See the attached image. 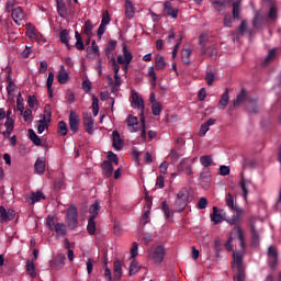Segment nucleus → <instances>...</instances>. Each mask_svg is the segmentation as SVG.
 I'll return each mask as SVG.
<instances>
[{"label":"nucleus","mask_w":281,"mask_h":281,"mask_svg":"<svg viewBox=\"0 0 281 281\" xmlns=\"http://www.w3.org/2000/svg\"><path fill=\"white\" fill-rule=\"evenodd\" d=\"M126 124L130 130V133L138 132V119L132 114H128L126 119Z\"/></svg>","instance_id":"obj_16"},{"label":"nucleus","mask_w":281,"mask_h":281,"mask_svg":"<svg viewBox=\"0 0 281 281\" xmlns=\"http://www.w3.org/2000/svg\"><path fill=\"white\" fill-rule=\"evenodd\" d=\"M224 216H225L224 210H221V212H218V207L213 206V214L211 215V220L212 222H214L215 225H218L223 221H225Z\"/></svg>","instance_id":"obj_15"},{"label":"nucleus","mask_w":281,"mask_h":281,"mask_svg":"<svg viewBox=\"0 0 281 281\" xmlns=\"http://www.w3.org/2000/svg\"><path fill=\"white\" fill-rule=\"evenodd\" d=\"M212 4L216 5L217 11H223L226 8L225 0H211Z\"/></svg>","instance_id":"obj_56"},{"label":"nucleus","mask_w":281,"mask_h":281,"mask_svg":"<svg viewBox=\"0 0 281 281\" xmlns=\"http://www.w3.org/2000/svg\"><path fill=\"white\" fill-rule=\"evenodd\" d=\"M228 224L239 226L240 224V215H233L228 220H225Z\"/></svg>","instance_id":"obj_62"},{"label":"nucleus","mask_w":281,"mask_h":281,"mask_svg":"<svg viewBox=\"0 0 281 281\" xmlns=\"http://www.w3.org/2000/svg\"><path fill=\"white\" fill-rule=\"evenodd\" d=\"M57 13L65 19L68 15L67 7L64 0H56Z\"/></svg>","instance_id":"obj_25"},{"label":"nucleus","mask_w":281,"mask_h":281,"mask_svg":"<svg viewBox=\"0 0 281 281\" xmlns=\"http://www.w3.org/2000/svg\"><path fill=\"white\" fill-rule=\"evenodd\" d=\"M93 31V24L91 20L86 21V24L83 26V34L88 36V38H91Z\"/></svg>","instance_id":"obj_42"},{"label":"nucleus","mask_w":281,"mask_h":281,"mask_svg":"<svg viewBox=\"0 0 281 281\" xmlns=\"http://www.w3.org/2000/svg\"><path fill=\"white\" fill-rule=\"evenodd\" d=\"M233 268L235 269L245 268L243 263L241 252H233Z\"/></svg>","instance_id":"obj_28"},{"label":"nucleus","mask_w":281,"mask_h":281,"mask_svg":"<svg viewBox=\"0 0 281 281\" xmlns=\"http://www.w3.org/2000/svg\"><path fill=\"white\" fill-rule=\"evenodd\" d=\"M249 114H258L259 113V105L257 100H250L249 105L247 106Z\"/></svg>","instance_id":"obj_44"},{"label":"nucleus","mask_w":281,"mask_h":281,"mask_svg":"<svg viewBox=\"0 0 281 281\" xmlns=\"http://www.w3.org/2000/svg\"><path fill=\"white\" fill-rule=\"evenodd\" d=\"M59 38L61 44L66 45L68 50H71L72 45L69 44V33L66 29L60 31Z\"/></svg>","instance_id":"obj_31"},{"label":"nucleus","mask_w":281,"mask_h":281,"mask_svg":"<svg viewBox=\"0 0 281 281\" xmlns=\"http://www.w3.org/2000/svg\"><path fill=\"white\" fill-rule=\"evenodd\" d=\"M191 56H192V49L191 48H183L181 52V60L184 65L189 66L191 65Z\"/></svg>","instance_id":"obj_33"},{"label":"nucleus","mask_w":281,"mask_h":281,"mask_svg":"<svg viewBox=\"0 0 281 281\" xmlns=\"http://www.w3.org/2000/svg\"><path fill=\"white\" fill-rule=\"evenodd\" d=\"M247 97H248L247 90L241 89L233 102V109H236V106H240V104L246 101Z\"/></svg>","instance_id":"obj_21"},{"label":"nucleus","mask_w":281,"mask_h":281,"mask_svg":"<svg viewBox=\"0 0 281 281\" xmlns=\"http://www.w3.org/2000/svg\"><path fill=\"white\" fill-rule=\"evenodd\" d=\"M200 183L202 189L209 190L211 183V172L207 169H204L200 175Z\"/></svg>","instance_id":"obj_14"},{"label":"nucleus","mask_w":281,"mask_h":281,"mask_svg":"<svg viewBox=\"0 0 281 281\" xmlns=\"http://www.w3.org/2000/svg\"><path fill=\"white\" fill-rule=\"evenodd\" d=\"M46 226L48 227V229L50 232H53L56 227V224H55V217L54 215H48L47 220H46Z\"/></svg>","instance_id":"obj_59"},{"label":"nucleus","mask_w":281,"mask_h":281,"mask_svg":"<svg viewBox=\"0 0 281 281\" xmlns=\"http://www.w3.org/2000/svg\"><path fill=\"white\" fill-rule=\"evenodd\" d=\"M277 13H278L277 8L272 5L268 13V19L273 22L277 19Z\"/></svg>","instance_id":"obj_63"},{"label":"nucleus","mask_w":281,"mask_h":281,"mask_svg":"<svg viewBox=\"0 0 281 281\" xmlns=\"http://www.w3.org/2000/svg\"><path fill=\"white\" fill-rule=\"evenodd\" d=\"M166 61L162 55H156V70H164L166 68Z\"/></svg>","instance_id":"obj_41"},{"label":"nucleus","mask_w":281,"mask_h":281,"mask_svg":"<svg viewBox=\"0 0 281 281\" xmlns=\"http://www.w3.org/2000/svg\"><path fill=\"white\" fill-rule=\"evenodd\" d=\"M26 273L30 274L31 278L37 277L36 268L32 260L26 261Z\"/></svg>","instance_id":"obj_37"},{"label":"nucleus","mask_w":281,"mask_h":281,"mask_svg":"<svg viewBox=\"0 0 281 281\" xmlns=\"http://www.w3.org/2000/svg\"><path fill=\"white\" fill-rule=\"evenodd\" d=\"M134 7L132 4L131 1L126 0L125 1V15L128 20L133 19L134 18Z\"/></svg>","instance_id":"obj_38"},{"label":"nucleus","mask_w":281,"mask_h":281,"mask_svg":"<svg viewBox=\"0 0 281 281\" xmlns=\"http://www.w3.org/2000/svg\"><path fill=\"white\" fill-rule=\"evenodd\" d=\"M234 281H245V267L244 268H235Z\"/></svg>","instance_id":"obj_39"},{"label":"nucleus","mask_w":281,"mask_h":281,"mask_svg":"<svg viewBox=\"0 0 281 281\" xmlns=\"http://www.w3.org/2000/svg\"><path fill=\"white\" fill-rule=\"evenodd\" d=\"M54 231L58 236L64 237L67 233V227L63 223H57Z\"/></svg>","instance_id":"obj_46"},{"label":"nucleus","mask_w":281,"mask_h":281,"mask_svg":"<svg viewBox=\"0 0 281 281\" xmlns=\"http://www.w3.org/2000/svg\"><path fill=\"white\" fill-rule=\"evenodd\" d=\"M26 36H29L31 41H38L41 33H37L35 29H30L26 31Z\"/></svg>","instance_id":"obj_49"},{"label":"nucleus","mask_w":281,"mask_h":281,"mask_svg":"<svg viewBox=\"0 0 281 281\" xmlns=\"http://www.w3.org/2000/svg\"><path fill=\"white\" fill-rule=\"evenodd\" d=\"M18 111L20 112L21 115H23V112H24V100H23L22 93L18 94Z\"/></svg>","instance_id":"obj_60"},{"label":"nucleus","mask_w":281,"mask_h":281,"mask_svg":"<svg viewBox=\"0 0 281 281\" xmlns=\"http://www.w3.org/2000/svg\"><path fill=\"white\" fill-rule=\"evenodd\" d=\"M189 198H190V192L188 189H181L177 194V199L187 203H189Z\"/></svg>","instance_id":"obj_43"},{"label":"nucleus","mask_w":281,"mask_h":281,"mask_svg":"<svg viewBox=\"0 0 281 281\" xmlns=\"http://www.w3.org/2000/svg\"><path fill=\"white\" fill-rule=\"evenodd\" d=\"M101 210L100 202L95 201L90 205V218H97Z\"/></svg>","instance_id":"obj_36"},{"label":"nucleus","mask_w":281,"mask_h":281,"mask_svg":"<svg viewBox=\"0 0 281 281\" xmlns=\"http://www.w3.org/2000/svg\"><path fill=\"white\" fill-rule=\"evenodd\" d=\"M82 89L86 93H89L92 89V83L89 79L83 80L82 82Z\"/></svg>","instance_id":"obj_64"},{"label":"nucleus","mask_w":281,"mask_h":281,"mask_svg":"<svg viewBox=\"0 0 281 281\" xmlns=\"http://www.w3.org/2000/svg\"><path fill=\"white\" fill-rule=\"evenodd\" d=\"M239 187H240V190L243 192V199L244 200H247L248 195H249V180L245 179V178H241L240 181H239Z\"/></svg>","instance_id":"obj_32"},{"label":"nucleus","mask_w":281,"mask_h":281,"mask_svg":"<svg viewBox=\"0 0 281 281\" xmlns=\"http://www.w3.org/2000/svg\"><path fill=\"white\" fill-rule=\"evenodd\" d=\"M213 251H214V258L220 259L221 258V251H222V243H221V239L218 237L215 238V240H214Z\"/></svg>","instance_id":"obj_35"},{"label":"nucleus","mask_w":281,"mask_h":281,"mask_svg":"<svg viewBox=\"0 0 281 281\" xmlns=\"http://www.w3.org/2000/svg\"><path fill=\"white\" fill-rule=\"evenodd\" d=\"M67 223L70 229H75L78 226V209L71 204L67 210Z\"/></svg>","instance_id":"obj_2"},{"label":"nucleus","mask_w":281,"mask_h":281,"mask_svg":"<svg viewBox=\"0 0 281 281\" xmlns=\"http://www.w3.org/2000/svg\"><path fill=\"white\" fill-rule=\"evenodd\" d=\"M57 78L60 85H65L69 80L68 72H65V70H59Z\"/></svg>","instance_id":"obj_51"},{"label":"nucleus","mask_w":281,"mask_h":281,"mask_svg":"<svg viewBox=\"0 0 281 281\" xmlns=\"http://www.w3.org/2000/svg\"><path fill=\"white\" fill-rule=\"evenodd\" d=\"M252 24L256 29H262L265 25L263 18L260 14H256Z\"/></svg>","instance_id":"obj_50"},{"label":"nucleus","mask_w":281,"mask_h":281,"mask_svg":"<svg viewBox=\"0 0 281 281\" xmlns=\"http://www.w3.org/2000/svg\"><path fill=\"white\" fill-rule=\"evenodd\" d=\"M256 160L255 159H249V158H244L243 159V167L244 168H256Z\"/></svg>","instance_id":"obj_58"},{"label":"nucleus","mask_w":281,"mask_h":281,"mask_svg":"<svg viewBox=\"0 0 281 281\" xmlns=\"http://www.w3.org/2000/svg\"><path fill=\"white\" fill-rule=\"evenodd\" d=\"M41 119L37 121V134H43L49 127V123H52V119H46L45 115H41Z\"/></svg>","instance_id":"obj_18"},{"label":"nucleus","mask_w":281,"mask_h":281,"mask_svg":"<svg viewBox=\"0 0 281 281\" xmlns=\"http://www.w3.org/2000/svg\"><path fill=\"white\" fill-rule=\"evenodd\" d=\"M215 80V75L212 70L206 71L205 81L207 86H212Z\"/></svg>","instance_id":"obj_61"},{"label":"nucleus","mask_w":281,"mask_h":281,"mask_svg":"<svg viewBox=\"0 0 281 281\" xmlns=\"http://www.w3.org/2000/svg\"><path fill=\"white\" fill-rule=\"evenodd\" d=\"M226 204L228 206V209L235 211L237 214L240 213V209L235 205V202H234V196L232 193H228L227 196H226Z\"/></svg>","instance_id":"obj_34"},{"label":"nucleus","mask_w":281,"mask_h":281,"mask_svg":"<svg viewBox=\"0 0 281 281\" xmlns=\"http://www.w3.org/2000/svg\"><path fill=\"white\" fill-rule=\"evenodd\" d=\"M57 133L59 136H66L68 133V127L65 121H59L57 126Z\"/></svg>","instance_id":"obj_40"},{"label":"nucleus","mask_w":281,"mask_h":281,"mask_svg":"<svg viewBox=\"0 0 281 281\" xmlns=\"http://www.w3.org/2000/svg\"><path fill=\"white\" fill-rule=\"evenodd\" d=\"M113 276L115 281L122 279V262L120 260L113 262Z\"/></svg>","instance_id":"obj_27"},{"label":"nucleus","mask_w":281,"mask_h":281,"mask_svg":"<svg viewBox=\"0 0 281 281\" xmlns=\"http://www.w3.org/2000/svg\"><path fill=\"white\" fill-rule=\"evenodd\" d=\"M250 235H251V245L258 246L260 244V234L256 228L254 223H250Z\"/></svg>","instance_id":"obj_22"},{"label":"nucleus","mask_w":281,"mask_h":281,"mask_svg":"<svg viewBox=\"0 0 281 281\" xmlns=\"http://www.w3.org/2000/svg\"><path fill=\"white\" fill-rule=\"evenodd\" d=\"M247 32V21L243 20L239 26L233 32V40L239 41Z\"/></svg>","instance_id":"obj_13"},{"label":"nucleus","mask_w":281,"mask_h":281,"mask_svg":"<svg viewBox=\"0 0 281 281\" xmlns=\"http://www.w3.org/2000/svg\"><path fill=\"white\" fill-rule=\"evenodd\" d=\"M233 19L240 20V3H233Z\"/></svg>","instance_id":"obj_52"},{"label":"nucleus","mask_w":281,"mask_h":281,"mask_svg":"<svg viewBox=\"0 0 281 281\" xmlns=\"http://www.w3.org/2000/svg\"><path fill=\"white\" fill-rule=\"evenodd\" d=\"M95 232H97L95 218L90 217L88 218V234L94 235Z\"/></svg>","instance_id":"obj_47"},{"label":"nucleus","mask_w":281,"mask_h":281,"mask_svg":"<svg viewBox=\"0 0 281 281\" xmlns=\"http://www.w3.org/2000/svg\"><path fill=\"white\" fill-rule=\"evenodd\" d=\"M234 233H236L241 249L246 248L245 232L240 226H234Z\"/></svg>","instance_id":"obj_23"},{"label":"nucleus","mask_w":281,"mask_h":281,"mask_svg":"<svg viewBox=\"0 0 281 281\" xmlns=\"http://www.w3.org/2000/svg\"><path fill=\"white\" fill-rule=\"evenodd\" d=\"M140 270L139 263L136 260H133L130 266L128 274L130 277L136 274Z\"/></svg>","instance_id":"obj_48"},{"label":"nucleus","mask_w":281,"mask_h":281,"mask_svg":"<svg viewBox=\"0 0 281 281\" xmlns=\"http://www.w3.org/2000/svg\"><path fill=\"white\" fill-rule=\"evenodd\" d=\"M200 50H201V56H206L214 60L217 58V49L213 45L200 46Z\"/></svg>","instance_id":"obj_5"},{"label":"nucleus","mask_w":281,"mask_h":281,"mask_svg":"<svg viewBox=\"0 0 281 281\" xmlns=\"http://www.w3.org/2000/svg\"><path fill=\"white\" fill-rule=\"evenodd\" d=\"M166 256V249L164 246H156L149 251V259L155 265H161Z\"/></svg>","instance_id":"obj_1"},{"label":"nucleus","mask_w":281,"mask_h":281,"mask_svg":"<svg viewBox=\"0 0 281 281\" xmlns=\"http://www.w3.org/2000/svg\"><path fill=\"white\" fill-rule=\"evenodd\" d=\"M178 171H184L186 175H192V165L190 164L189 159H183L177 167Z\"/></svg>","instance_id":"obj_19"},{"label":"nucleus","mask_w":281,"mask_h":281,"mask_svg":"<svg viewBox=\"0 0 281 281\" xmlns=\"http://www.w3.org/2000/svg\"><path fill=\"white\" fill-rule=\"evenodd\" d=\"M15 218V211L13 209H10L7 211V209L1 205L0 206V223H8L10 221H13Z\"/></svg>","instance_id":"obj_4"},{"label":"nucleus","mask_w":281,"mask_h":281,"mask_svg":"<svg viewBox=\"0 0 281 281\" xmlns=\"http://www.w3.org/2000/svg\"><path fill=\"white\" fill-rule=\"evenodd\" d=\"M133 59V55L130 52V49L126 47V45H123V56H117V63L120 65H130Z\"/></svg>","instance_id":"obj_8"},{"label":"nucleus","mask_w":281,"mask_h":281,"mask_svg":"<svg viewBox=\"0 0 281 281\" xmlns=\"http://www.w3.org/2000/svg\"><path fill=\"white\" fill-rule=\"evenodd\" d=\"M66 260V256L60 254L55 257V259L50 262V267L53 270H60L64 266V262Z\"/></svg>","instance_id":"obj_17"},{"label":"nucleus","mask_w":281,"mask_h":281,"mask_svg":"<svg viewBox=\"0 0 281 281\" xmlns=\"http://www.w3.org/2000/svg\"><path fill=\"white\" fill-rule=\"evenodd\" d=\"M151 111H153V114L155 116H159L162 112V105L160 102H156L153 104V108H151Z\"/></svg>","instance_id":"obj_55"},{"label":"nucleus","mask_w":281,"mask_h":281,"mask_svg":"<svg viewBox=\"0 0 281 281\" xmlns=\"http://www.w3.org/2000/svg\"><path fill=\"white\" fill-rule=\"evenodd\" d=\"M229 103V90L226 89L225 92L222 94L221 100L218 102V109L220 111H224L226 106H228Z\"/></svg>","instance_id":"obj_26"},{"label":"nucleus","mask_w":281,"mask_h":281,"mask_svg":"<svg viewBox=\"0 0 281 281\" xmlns=\"http://www.w3.org/2000/svg\"><path fill=\"white\" fill-rule=\"evenodd\" d=\"M132 106L133 109H140L142 110V116H143V111L145 109V103L144 100L142 98H139L138 93L136 91H132Z\"/></svg>","instance_id":"obj_12"},{"label":"nucleus","mask_w":281,"mask_h":281,"mask_svg":"<svg viewBox=\"0 0 281 281\" xmlns=\"http://www.w3.org/2000/svg\"><path fill=\"white\" fill-rule=\"evenodd\" d=\"M112 138H113V147L116 150H122V147H124V142L122 140V137H120L119 131L112 132Z\"/></svg>","instance_id":"obj_20"},{"label":"nucleus","mask_w":281,"mask_h":281,"mask_svg":"<svg viewBox=\"0 0 281 281\" xmlns=\"http://www.w3.org/2000/svg\"><path fill=\"white\" fill-rule=\"evenodd\" d=\"M29 138L34 144V146H42V138L36 134L33 128L27 130Z\"/></svg>","instance_id":"obj_29"},{"label":"nucleus","mask_w":281,"mask_h":281,"mask_svg":"<svg viewBox=\"0 0 281 281\" xmlns=\"http://www.w3.org/2000/svg\"><path fill=\"white\" fill-rule=\"evenodd\" d=\"M164 14L166 16H171L172 19H177L179 15V10L172 8V3L170 1L164 2Z\"/></svg>","instance_id":"obj_10"},{"label":"nucleus","mask_w":281,"mask_h":281,"mask_svg":"<svg viewBox=\"0 0 281 281\" xmlns=\"http://www.w3.org/2000/svg\"><path fill=\"white\" fill-rule=\"evenodd\" d=\"M175 205H176V210L178 211V212H182V211H184V209L188 206V202H186V201H182V200H180V199H176V202H175Z\"/></svg>","instance_id":"obj_53"},{"label":"nucleus","mask_w":281,"mask_h":281,"mask_svg":"<svg viewBox=\"0 0 281 281\" xmlns=\"http://www.w3.org/2000/svg\"><path fill=\"white\" fill-rule=\"evenodd\" d=\"M200 162L202 164V166L207 168L213 164V159L211 156H202L200 157Z\"/></svg>","instance_id":"obj_57"},{"label":"nucleus","mask_w":281,"mask_h":281,"mask_svg":"<svg viewBox=\"0 0 281 281\" xmlns=\"http://www.w3.org/2000/svg\"><path fill=\"white\" fill-rule=\"evenodd\" d=\"M11 18L15 24L22 25L25 20V13L21 7H18L11 11Z\"/></svg>","instance_id":"obj_6"},{"label":"nucleus","mask_w":281,"mask_h":281,"mask_svg":"<svg viewBox=\"0 0 281 281\" xmlns=\"http://www.w3.org/2000/svg\"><path fill=\"white\" fill-rule=\"evenodd\" d=\"M34 170L38 175H44L46 171V162L44 159L38 158L34 164Z\"/></svg>","instance_id":"obj_30"},{"label":"nucleus","mask_w":281,"mask_h":281,"mask_svg":"<svg viewBox=\"0 0 281 281\" xmlns=\"http://www.w3.org/2000/svg\"><path fill=\"white\" fill-rule=\"evenodd\" d=\"M75 36H76V41H77L75 47L77 48V50H79V52L85 50L83 40L78 31L76 32Z\"/></svg>","instance_id":"obj_45"},{"label":"nucleus","mask_w":281,"mask_h":281,"mask_svg":"<svg viewBox=\"0 0 281 281\" xmlns=\"http://www.w3.org/2000/svg\"><path fill=\"white\" fill-rule=\"evenodd\" d=\"M5 127H7V134L11 135V133L14 130V120L12 117H7Z\"/></svg>","instance_id":"obj_54"},{"label":"nucleus","mask_w":281,"mask_h":281,"mask_svg":"<svg viewBox=\"0 0 281 281\" xmlns=\"http://www.w3.org/2000/svg\"><path fill=\"white\" fill-rule=\"evenodd\" d=\"M83 127L86 128V133L92 135L94 132V120L92 117L91 112H83Z\"/></svg>","instance_id":"obj_3"},{"label":"nucleus","mask_w":281,"mask_h":281,"mask_svg":"<svg viewBox=\"0 0 281 281\" xmlns=\"http://www.w3.org/2000/svg\"><path fill=\"white\" fill-rule=\"evenodd\" d=\"M69 127L70 131L76 134L79 131V119L78 114L75 111H71L69 114Z\"/></svg>","instance_id":"obj_11"},{"label":"nucleus","mask_w":281,"mask_h":281,"mask_svg":"<svg viewBox=\"0 0 281 281\" xmlns=\"http://www.w3.org/2000/svg\"><path fill=\"white\" fill-rule=\"evenodd\" d=\"M42 200H46V196L43 191L32 192L31 195L26 196V203L34 205Z\"/></svg>","instance_id":"obj_9"},{"label":"nucleus","mask_w":281,"mask_h":281,"mask_svg":"<svg viewBox=\"0 0 281 281\" xmlns=\"http://www.w3.org/2000/svg\"><path fill=\"white\" fill-rule=\"evenodd\" d=\"M268 259H269V265L271 267V269H276L278 266V250L276 248V246H270L268 249Z\"/></svg>","instance_id":"obj_7"},{"label":"nucleus","mask_w":281,"mask_h":281,"mask_svg":"<svg viewBox=\"0 0 281 281\" xmlns=\"http://www.w3.org/2000/svg\"><path fill=\"white\" fill-rule=\"evenodd\" d=\"M101 168H102V172H103L104 177H106V179H109V177H111L114 172V167L111 161H103L101 165Z\"/></svg>","instance_id":"obj_24"}]
</instances>
